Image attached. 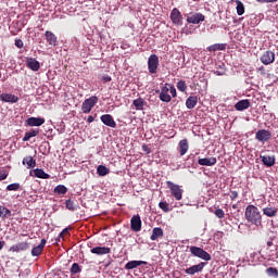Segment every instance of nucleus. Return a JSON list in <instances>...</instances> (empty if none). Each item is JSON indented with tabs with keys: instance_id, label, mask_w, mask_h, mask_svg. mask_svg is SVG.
Instances as JSON below:
<instances>
[{
	"instance_id": "1",
	"label": "nucleus",
	"mask_w": 278,
	"mask_h": 278,
	"mask_svg": "<svg viewBox=\"0 0 278 278\" xmlns=\"http://www.w3.org/2000/svg\"><path fill=\"white\" fill-rule=\"evenodd\" d=\"M245 218L248 222H251V225H263V216L258 206H255L254 203H249L245 208Z\"/></svg>"
},
{
	"instance_id": "2",
	"label": "nucleus",
	"mask_w": 278,
	"mask_h": 278,
	"mask_svg": "<svg viewBox=\"0 0 278 278\" xmlns=\"http://www.w3.org/2000/svg\"><path fill=\"white\" fill-rule=\"evenodd\" d=\"M97 103H99V98L97 96H91L86 99L81 104L83 114H90V112H92V108H94Z\"/></svg>"
},
{
	"instance_id": "3",
	"label": "nucleus",
	"mask_w": 278,
	"mask_h": 278,
	"mask_svg": "<svg viewBox=\"0 0 278 278\" xmlns=\"http://www.w3.org/2000/svg\"><path fill=\"white\" fill-rule=\"evenodd\" d=\"M157 66H160V58L156 54H152L148 59V71L151 75L157 73Z\"/></svg>"
},
{
	"instance_id": "4",
	"label": "nucleus",
	"mask_w": 278,
	"mask_h": 278,
	"mask_svg": "<svg viewBox=\"0 0 278 278\" xmlns=\"http://www.w3.org/2000/svg\"><path fill=\"white\" fill-rule=\"evenodd\" d=\"M260 61H262L263 64H274V61H276V52H274L273 49H266V51L262 52V55H260Z\"/></svg>"
},
{
	"instance_id": "5",
	"label": "nucleus",
	"mask_w": 278,
	"mask_h": 278,
	"mask_svg": "<svg viewBox=\"0 0 278 278\" xmlns=\"http://www.w3.org/2000/svg\"><path fill=\"white\" fill-rule=\"evenodd\" d=\"M190 252H192V255H198L199 258H204L206 262H210L212 258L211 253L203 250V247H190Z\"/></svg>"
},
{
	"instance_id": "6",
	"label": "nucleus",
	"mask_w": 278,
	"mask_h": 278,
	"mask_svg": "<svg viewBox=\"0 0 278 278\" xmlns=\"http://www.w3.org/2000/svg\"><path fill=\"white\" fill-rule=\"evenodd\" d=\"M187 21L189 24H200L201 21H205V15L202 12H191Z\"/></svg>"
},
{
	"instance_id": "7",
	"label": "nucleus",
	"mask_w": 278,
	"mask_h": 278,
	"mask_svg": "<svg viewBox=\"0 0 278 278\" xmlns=\"http://www.w3.org/2000/svg\"><path fill=\"white\" fill-rule=\"evenodd\" d=\"M130 229L131 231L138 232L142 230V219L140 215H135L130 219Z\"/></svg>"
},
{
	"instance_id": "8",
	"label": "nucleus",
	"mask_w": 278,
	"mask_h": 278,
	"mask_svg": "<svg viewBox=\"0 0 278 278\" xmlns=\"http://www.w3.org/2000/svg\"><path fill=\"white\" fill-rule=\"evenodd\" d=\"M25 64L27 68L34 71V73L40 71V62H38V60H36L35 58H26Z\"/></svg>"
},
{
	"instance_id": "9",
	"label": "nucleus",
	"mask_w": 278,
	"mask_h": 278,
	"mask_svg": "<svg viewBox=\"0 0 278 278\" xmlns=\"http://www.w3.org/2000/svg\"><path fill=\"white\" fill-rule=\"evenodd\" d=\"M46 245L47 239H41L40 244L31 249L30 254L33 255V257H39V255H42Z\"/></svg>"
},
{
	"instance_id": "10",
	"label": "nucleus",
	"mask_w": 278,
	"mask_h": 278,
	"mask_svg": "<svg viewBox=\"0 0 278 278\" xmlns=\"http://www.w3.org/2000/svg\"><path fill=\"white\" fill-rule=\"evenodd\" d=\"M271 135L273 132H270V129H257L256 138L257 141H269Z\"/></svg>"
},
{
	"instance_id": "11",
	"label": "nucleus",
	"mask_w": 278,
	"mask_h": 278,
	"mask_svg": "<svg viewBox=\"0 0 278 278\" xmlns=\"http://www.w3.org/2000/svg\"><path fill=\"white\" fill-rule=\"evenodd\" d=\"M100 121L103 123V125H106V127L116 129V121H114V117L112 115L104 114L100 117Z\"/></svg>"
},
{
	"instance_id": "12",
	"label": "nucleus",
	"mask_w": 278,
	"mask_h": 278,
	"mask_svg": "<svg viewBox=\"0 0 278 278\" xmlns=\"http://www.w3.org/2000/svg\"><path fill=\"white\" fill-rule=\"evenodd\" d=\"M29 249V243L28 242H20L16 244H13L9 251L11 253H21V251H28Z\"/></svg>"
},
{
	"instance_id": "13",
	"label": "nucleus",
	"mask_w": 278,
	"mask_h": 278,
	"mask_svg": "<svg viewBox=\"0 0 278 278\" xmlns=\"http://www.w3.org/2000/svg\"><path fill=\"white\" fill-rule=\"evenodd\" d=\"M45 38L50 47H58V36L51 30L45 33Z\"/></svg>"
},
{
	"instance_id": "14",
	"label": "nucleus",
	"mask_w": 278,
	"mask_h": 278,
	"mask_svg": "<svg viewBox=\"0 0 278 278\" xmlns=\"http://www.w3.org/2000/svg\"><path fill=\"white\" fill-rule=\"evenodd\" d=\"M26 125H28V127H41V125H45V118L29 117L26 119Z\"/></svg>"
},
{
	"instance_id": "15",
	"label": "nucleus",
	"mask_w": 278,
	"mask_h": 278,
	"mask_svg": "<svg viewBox=\"0 0 278 278\" xmlns=\"http://www.w3.org/2000/svg\"><path fill=\"white\" fill-rule=\"evenodd\" d=\"M0 101H3V103H18V97L12 93H1Z\"/></svg>"
},
{
	"instance_id": "16",
	"label": "nucleus",
	"mask_w": 278,
	"mask_h": 278,
	"mask_svg": "<svg viewBox=\"0 0 278 278\" xmlns=\"http://www.w3.org/2000/svg\"><path fill=\"white\" fill-rule=\"evenodd\" d=\"M91 253H93V255H108L112 253V249L108 247H96L91 249Z\"/></svg>"
},
{
	"instance_id": "17",
	"label": "nucleus",
	"mask_w": 278,
	"mask_h": 278,
	"mask_svg": "<svg viewBox=\"0 0 278 278\" xmlns=\"http://www.w3.org/2000/svg\"><path fill=\"white\" fill-rule=\"evenodd\" d=\"M190 144L188 139H181L178 143V152L180 153V156H184L187 151H189Z\"/></svg>"
},
{
	"instance_id": "18",
	"label": "nucleus",
	"mask_w": 278,
	"mask_h": 278,
	"mask_svg": "<svg viewBox=\"0 0 278 278\" xmlns=\"http://www.w3.org/2000/svg\"><path fill=\"white\" fill-rule=\"evenodd\" d=\"M198 163H200V166H215L217 157H200Z\"/></svg>"
},
{
	"instance_id": "19",
	"label": "nucleus",
	"mask_w": 278,
	"mask_h": 278,
	"mask_svg": "<svg viewBox=\"0 0 278 278\" xmlns=\"http://www.w3.org/2000/svg\"><path fill=\"white\" fill-rule=\"evenodd\" d=\"M138 266H147V261H129L125 268L126 270H134V268H138Z\"/></svg>"
},
{
	"instance_id": "20",
	"label": "nucleus",
	"mask_w": 278,
	"mask_h": 278,
	"mask_svg": "<svg viewBox=\"0 0 278 278\" xmlns=\"http://www.w3.org/2000/svg\"><path fill=\"white\" fill-rule=\"evenodd\" d=\"M205 263L206 262H199L198 265H190V268H186V274H197L199 270H203Z\"/></svg>"
},
{
	"instance_id": "21",
	"label": "nucleus",
	"mask_w": 278,
	"mask_h": 278,
	"mask_svg": "<svg viewBox=\"0 0 278 278\" xmlns=\"http://www.w3.org/2000/svg\"><path fill=\"white\" fill-rule=\"evenodd\" d=\"M263 213L264 215H268V217H275V215H278V206H273L269 203L268 206L263 207Z\"/></svg>"
},
{
	"instance_id": "22",
	"label": "nucleus",
	"mask_w": 278,
	"mask_h": 278,
	"mask_svg": "<svg viewBox=\"0 0 278 278\" xmlns=\"http://www.w3.org/2000/svg\"><path fill=\"white\" fill-rule=\"evenodd\" d=\"M251 102L249 99H241L240 102L235 104L236 111H247L250 108Z\"/></svg>"
},
{
	"instance_id": "23",
	"label": "nucleus",
	"mask_w": 278,
	"mask_h": 278,
	"mask_svg": "<svg viewBox=\"0 0 278 278\" xmlns=\"http://www.w3.org/2000/svg\"><path fill=\"white\" fill-rule=\"evenodd\" d=\"M34 175L38 179H51V175L47 174L42 168L34 169Z\"/></svg>"
},
{
	"instance_id": "24",
	"label": "nucleus",
	"mask_w": 278,
	"mask_h": 278,
	"mask_svg": "<svg viewBox=\"0 0 278 278\" xmlns=\"http://www.w3.org/2000/svg\"><path fill=\"white\" fill-rule=\"evenodd\" d=\"M40 134V129H31L30 131L26 132L25 136L23 137V142H29L31 138H36Z\"/></svg>"
},
{
	"instance_id": "25",
	"label": "nucleus",
	"mask_w": 278,
	"mask_h": 278,
	"mask_svg": "<svg viewBox=\"0 0 278 278\" xmlns=\"http://www.w3.org/2000/svg\"><path fill=\"white\" fill-rule=\"evenodd\" d=\"M23 166H27V168H36V160L33 156H26L22 161Z\"/></svg>"
},
{
	"instance_id": "26",
	"label": "nucleus",
	"mask_w": 278,
	"mask_h": 278,
	"mask_svg": "<svg viewBox=\"0 0 278 278\" xmlns=\"http://www.w3.org/2000/svg\"><path fill=\"white\" fill-rule=\"evenodd\" d=\"M12 216V211H10V208L0 205V218L2 220H5L7 218H10Z\"/></svg>"
},
{
	"instance_id": "27",
	"label": "nucleus",
	"mask_w": 278,
	"mask_h": 278,
	"mask_svg": "<svg viewBox=\"0 0 278 278\" xmlns=\"http://www.w3.org/2000/svg\"><path fill=\"white\" fill-rule=\"evenodd\" d=\"M164 236V230L160 227L153 228L150 240L155 241L157 238H162Z\"/></svg>"
},
{
	"instance_id": "28",
	"label": "nucleus",
	"mask_w": 278,
	"mask_h": 278,
	"mask_svg": "<svg viewBox=\"0 0 278 278\" xmlns=\"http://www.w3.org/2000/svg\"><path fill=\"white\" fill-rule=\"evenodd\" d=\"M161 101H164L165 103L170 102V94H168V87H163L160 93Z\"/></svg>"
},
{
	"instance_id": "29",
	"label": "nucleus",
	"mask_w": 278,
	"mask_h": 278,
	"mask_svg": "<svg viewBox=\"0 0 278 278\" xmlns=\"http://www.w3.org/2000/svg\"><path fill=\"white\" fill-rule=\"evenodd\" d=\"M198 101H199L198 96H189V98L186 101L187 108L189 109L197 108Z\"/></svg>"
},
{
	"instance_id": "30",
	"label": "nucleus",
	"mask_w": 278,
	"mask_h": 278,
	"mask_svg": "<svg viewBox=\"0 0 278 278\" xmlns=\"http://www.w3.org/2000/svg\"><path fill=\"white\" fill-rule=\"evenodd\" d=\"M262 161L265 166H275L276 157H270V155H263Z\"/></svg>"
},
{
	"instance_id": "31",
	"label": "nucleus",
	"mask_w": 278,
	"mask_h": 278,
	"mask_svg": "<svg viewBox=\"0 0 278 278\" xmlns=\"http://www.w3.org/2000/svg\"><path fill=\"white\" fill-rule=\"evenodd\" d=\"M132 105L136 108V110H144V100L142 98L135 99L132 101Z\"/></svg>"
},
{
	"instance_id": "32",
	"label": "nucleus",
	"mask_w": 278,
	"mask_h": 278,
	"mask_svg": "<svg viewBox=\"0 0 278 278\" xmlns=\"http://www.w3.org/2000/svg\"><path fill=\"white\" fill-rule=\"evenodd\" d=\"M97 173L100 177H105V175H110V169L105 165H99Z\"/></svg>"
},
{
	"instance_id": "33",
	"label": "nucleus",
	"mask_w": 278,
	"mask_h": 278,
	"mask_svg": "<svg viewBox=\"0 0 278 278\" xmlns=\"http://www.w3.org/2000/svg\"><path fill=\"white\" fill-rule=\"evenodd\" d=\"M208 52H217V50H224L226 49V45L225 43H213V46H208L207 47Z\"/></svg>"
},
{
	"instance_id": "34",
	"label": "nucleus",
	"mask_w": 278,
	"mask_h": 278,
	"mask_svg": "<svg viewBox=\"0 0 278 278\" xmlns=\"http://www.w3.org/2000/svg\"><path fill=\"white\" fill-rule=\"evenodd\" d=\"M54 192L55 194H66V192H68V188H66L64 185H58L54 188Z\"/></svg>"
},
{
	"instance_id": "35",
	"label": "nucleus",
	"mask_w": 278,
	"mask_h": 278,
	"mask_svg": "<svg viewBox=\"0 0 278 278\" xmlns=\"http://www.w3.org/2000/svg\"><path fill=\"white\" fill-rule=\"evenodd\" d=\"M159 207L163 212H172V210H173V205H169L168 202H166V201L160 202Z\"/></svg>"
},
{
	"instance_id": "36",
	"label": "nucleus",
	"mask_w": 278,
	"mask_h": 278,
	"mask_svg": "<svg viewBox=\"0 0 278 278\" xmlns=\"http://www.w3.org/2000/svg\"><path fill=\"white\" fill-rule=\"evenodd\" d=\"M236 2H237V14H244L245 12L244 2H242V0H236Z\"/></svg>"
},
{
	"instance_id": "37",
	"label": "nucleus",
	"mask_w": 278,
	"mask_h": 278,
	"mask_svg": "<svg viewBox=\"0 0 278 278\" xmlns=\"http://www.w3.org/2000/svg\"><path fill=\"white\" fill-rule=\"evenodd\" d=\"M65 207H66V210H70V212H75V210H77L75 202H73V200H71V199L65 201Z\"/></svg>"
},
{
	"instance_id": "38",
	"label": "nucleus",
	"mask_w": 278,
	"mask_h": 278,
	"mask_svg": "<svg viewBox=\"0 0 278 278\" xmlns=\"http://www.w3.org/2000/svg\"><path fill=\"white\" fill-rule=\"evenodd\" d=\"M184 193V188H180L179 185H175V199L181 200Z\"/></svg>"
},
{
	"instance_id": "39",
	"label": "nucleus",
	"mask_w": 278,
	"mask_h": 278,
	"mask_svg": "<svg viewBox=\"0 0 278 278\" xmlns=\"http://www.w3.org/2000/svg\"><path fill=\"white\" fill-rule=\"evenodd\" d=\"M177 88L179 89L180 92H187L188 86L186 80H178Z\"/></svg>"
},
{
	"instance_id": "40",
	"label": "nucleus",
	"mask_w": 278,
	"mask_h": 278,
	"mask_svg": "<svg viewBox=\"0 0 278 278\" xmlns=\"http://www.w3.org/2000/svg\"><path fill=\"white\" fill-rule=\"evenodd\" d=\"M71 273L72 275H78V273H81V267L79 266V264L74 263L71 267Z\"/></svg>"
},
{
	"instance_id": "41",
	"label": "nucleus",
	"mask_w": 278,
	"mask_h": 278,
	"mask_svg": "<svg viewBox=\"0 0 278 278\" xmlns=\"http://www.w3.org/2000/svg\"><path fill=\"white\" fill-rule=\"evenodd\" d=\"M20 189H21V184L18 182L11 184L7 187V190H9V192L16 191Z\"/></svg>"
},
{
	"instance_id": "42",
	"label": "nucleus",
	"mask_w": 278,
	"mask_h": 278,
	"mask_svg": "<svg viewBox=\"0 0 278 278\" xmlns=\"http://www.w3.org/2000/svg\"><path fill=\"white\" fill-rule=\"evenodd\" d=\"M215 215H217V218H225V210H215Z\"/></svg>"
},
{
	"instance_id": "43",
	"label": "nucleus",
	"mask_w": 278,
	"mask_h": 278,
	"mask_svg": "<svg viewBox=\"0 0 278 278\" xmlns=\"http://www.w3.org/2000/svg\"><path fill=\"white\" fill-rule=\"evenodd\" d=\"M64 236H71V232H68V228L63 229V231L60 232L59 238L64 239Z\"/></svg>"
},
{
	"instance_id": "44",
	"label": "nucleus",
	"mask_w": 278,
	"mask_h": 278,
	"mask_svg": "<svg viewBox=\"0 0 278 278\" xmlns=\"http://www.w3.org/2000/svg\"><path fill=\"white\" fill-rule=\"evenodd\" d=\"M101 79H102L103 84H109V81H112V76L103 75Z\"/></svg>"
},
{
	"instance_id": "45",
	"label": "nucleus",
	"mask_w": 278,
	"mask_h": 278,
	"mask_svg": "<svg viewBox=\"0 0 278 278\" xmlns=\"http://www.w3.org/2000/svg\"><path fill=\"white\" fill-rule=\"evenodd\" d=\"M23 40L22 39H15V47H17V49H23Z\"/></svg>"
},
{
	"instance_id": "46",
	"label": "nucleus",
	"mask_w": 278,
	"mask_h": 278,
	"mask_svg": "<svg viewBox=\"0 0 278 278\" xmlns=\"http://www.w3.org/2000/svg\"><path fill=\"white\" fill-rule=\"evenodd\" d=\"M8 179V172H0V181Z\"/></svg>"
},
{
	"instance_id": "47",
	"label": "nucleus",
	"mask_w": 278,
	"mask_h": 278,
	"mask_svg": "<svg viewBox=\"0 0 278 278\" xmlns=\"http://www.w3.org/2000/svg\"><path fill=\"white\" fill-rule=\"evenodd\" d=\"M168 188L172 190V194H175V184L167 181Z\"/></svg>"
},
{
	"instance_id": "48",
	"label": "nucleus",
	"mask_w": 278,
	"mask_h": 278,
	"mask_svg": "<svg viewBox=\"0 0 278 278\" xmlns=\"http://www.w3.org/2000/svg\"><path fill=\"white\" fill-rule=\"evenodd\" d=\"M267 270L269 271V274H275V276H278V268H267Z\"/></svg>"
},
{
	"instance_id": "49",
	"label": "nucleus",
	"mask_w": 278,
	"mask_h": 278,
	"mask_svg": "<svg viewBox=\"0 0 278 278\" xmlns=\"http://www.w3.org/2000/svg\"><path fill=\"white\" fill-rule=\"evenodd\" d=\"M237 197H239L238 191H231L230 199L231 200H237Z\"/></svg>"
},
{
	"instance_id": "50",
	"label": "nucleus",
	"mask_w": 278,
	"mask_h": 278,
	"mask_svg": "<svg viewBox=\"0 0 278 278\" xmlns=\"http://www.w3.org/2000/svg\"><path fill=\"white\" fill-rule=\"evenodd\" d=\"M170 21H172V23H175V9L172 10Z\"/></svg>"
},
{
	"instance_id": "51",
	"label": "nucleus",
	"mask_w": 278,
	"mask_h": 278,
	"mask_svg": "<svg viewBox=\"0 0 278 278\" xmlns=\"http://www.w3.org/2000/svg\"><path fill=\"white\" fill-rule=\"evenodd\" d=\"M175 12H176L175 18L177 21V20H179L181 13L179 12V9H177V8L175 9Z\"/></svg>"
},
{
	"instance_id": "52",
	"label": "nucleus",
	"mask_w": 278,
	"mask_h": 278,
	"mask_svg": "<svg viewBox=\"0 0 278 278\" xmlns=\"http://www.w3.org/2000/svg\"><path fill=\"white\" fill-rule=\"evenodd\" d=\"M87 122L88 123H94V116L89 115L88 118H87Z\"/></svg>"
},
{
	"instance_id": "53",
	"label": "nucleus",
	"mask_w": 278,
	"mask_h": 278,
	"mask_svg": "<svg viewBox=\"0 0 278 278\" xmlns=\"http://www.w3.org/2000/svg\"><path fill=\"white\" fill-rule=\"evenodd\" d=\"M258 71L261 72V73H266V70H265V67H264V63L262 62V64H261V67H258Z\"/></svg>"
},
{
	"instance_id": "54",
	"label": "nucleus",
	"mask_w": 278,
	"mask_h": 278,
	"mask_svg": "<svg viewBox=\"0 0 278 278\" xmlns=\"http://www.w3.org/2000/svg\"><path fill=\"white\" fill-rule=\"evenodd\" d=\"M256 2H278V0H256Z\"/></svg>"
},
{
	"instance_id": "55",
	"label": "nucleus",
	"mask_w": 278,
	"mask_h": 278,
	"mask_svg": "<svg viewBox=\"0 0 278 278\" xmlns=\"http://www.w3.org/2000/svg\"><path fill=\"white\" fill-rule=\"evenodd\" d=\"M142 150H143V151H147V153H151V151H149V147H147V144H143V146H142Z\"/></svg>"
},
{
	"instance_id": "56",
	"label": "nucleus",
	"mask_w": 278,
	"mask_h": 278,
	"mask_svg": "<svg viewBox=\"0 0 278 278\" xmlns=\"http://www.w3.org/2000/svg\"><path fill=\"white\" fill-rule=\"evenodd\" d=\"M5 247V241H0V251Z\"/></svg>"
},
{
	"instance_id": "57",
	"label": "nucleus",
	"mask_w": 278,
	"mask_h": 278,
	"mask_svg": "<svg viewBox=\"0 0 278 278\" xmlns=\"http://www.w3.org/2000/svg\"><path fill=\"white\" fill-rule=\"evenodd\" d=\"M170 94H172V97H175V88L174 87H170Z\"/></svg>"
},
{
	"instance_id": "58",
	"label": "nucleus",
	"mask_w": 278,
	"mask_h": 278,
	"mask_svg": "<svg viewBox=\"0 0 278 278\" xmlns=\"http://www.w3.org/2000/svg\"><path fill=\"white\" fill-rule=\"evenodd\" d=\"M267 247H273V241H267Z\"/></svg>"
},
{
	"instance_id": "59",
	"label": "nucleus",
	"mask_w": 278,
	"mask_h": 278,
	"mask_svg": "<svg viewBox=\"0 0 278 278\" xmlns=\"http://www.w3.org/2000/svg\"><path fill=\"white\" fill-rule=\"evenodd\" d=\"M215 73H217V75H220L222 72L220 71H215Z\"/></svg>"
}]
</instances>
